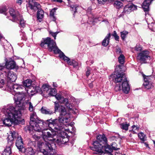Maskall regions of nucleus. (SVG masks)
I'll use <instances>...</instances> for the list:
<instances>
[{
    "instance_id": "1",
    "label": "nucleus",
    "mask_w": 155,
    "mask_h": 155,
    "mask_svg": "<svg viewBox=\"0 0 155 155\" xmlns=\"http://www.w3.org/2000/svg\"><path fill=\"white\" fill-rule=\"evenodd\" d=\"M2 113L0 115L3 114L4 115H3L2 120L5 126H10L13 123L17 124L19 123L21 116V111L17 110L13 107H4L2 110Z\"/></svg>"
},
{
    "instance_id": "2",
    "label": "nucleus",
    "mask_w": 155,
    "mask_h": 155,
    "mask_svg": "<svg viewBox=\"0 0 155 155\" xmlns=\"http://www.w3.org/2000/svg\"><path fill=\"white\" fill-rule=\"evenodd\" d=\"M46 45L48 47V50L50 51H53L55 54H59L60 58L62 59L65 61H66L69 65H73L74 67L78 68V66L81 64H79L78 62L75 60L70 61L69 58L66 56L64 53L59 50L56 45L55 41L51 40V38L47 37L41 41L40 45L42 47H45Z\"/></svg>"
},
{
    "instance_id": "3",
    "label": "nucleus",
    "mask_w": 155,
    "mask_h": 155,
    "mask_svg": "<svg viewBox=\"0 0 155 155\" xmlns=\"http://www.w3.org/2000/svg\"><path fill=\"white\" fill-rule=\"evenodd\" d=\"M11 93L14 95V100L16 105L21 104V101L26 99V94L24 93H20L19 91H21L24 89V87L22 85L18 84H11L9 86Z\"/></svg>"
},
{
    "instance_id": "4",
    "label": "nucleus",
    "mask_w": 155,
    "mask_h": 155,
    "mask_svg": "<svg viewBox=\"0 0 155 155\" xmlns=\"http://www.w3.org/2000/svg\"><path fill=\"white\" fill-rule=\"evenodd\" d=\"M31 81L30 79H27L23 82V86L25 89L27 91L28 94L33 95L37 93H42L41 88L38 86H36L35 87L32 86Z\"/></svg>"
},
{
    "instance_id": "5",
    "label": "nucleus",
    "mask_w": 155,
    "mask_h": 155,
    "mask_svg": "<svg viewBox=\"0 0 155 155\" xmlns=\"http://www.w3.org/2000/svg\"><path fill=\"white\" fill-rule=\"evenodd\" d=\"M15 138H17L15 143L16 146L19 150H21L23 145L21 136L19 135L18 133L15 131H10V134L8 137V142H11Z\"/></svg>"
},
{
    "instance_id": "6",
    "label": "nucleus",
    "mask_w": 155,
    "mask_h": 155,
    "mask_svg": "<svg viewBox=\"0 0 155 155\" xmlns=\"http://www.w3.org/2000/svg\"><path fill=\"white\" fill-rule=\"evenodd\" d=\"M27 96L26 95V99L21 101V104L19 106L16 105V107L15 108L17 110L21 111V110L26 109L27 107H28V110L30 112H32L35 110V107H33L32 104L31 102L29 99L27 98Z\"/></svg>"
},
{
    "instance_id": "7",
    "label": "nucleus",
    "mask_w": 155,
    "mask_h": 155,
    "mask_svg": "<svg viewBox=\"0 0 155 155\" xmlns=\"http://www.w3.org/2000/svg\"><path fill=\"white\" fill-rule=\"evenodd\" d=\"M54 96L57 100L60 101V102L61 103L64 104L65 105L69 110L72 111L73 113H77V111H74V108L71 104L69 103L68 99L64 98L59 94H57Z\"/></svg>"
},
{
    "instance_id": "8",
    "label": "nucleus",
    "mask_w": 155,
    "mask_h": 155,
    "mask_svg": "<svg viewBox=\"0 0 155 155\" xmlns=\"http://www.w3.org/2000/svg\"><path fill=\"white\" fill-rule=\"evenodd\" d=\"M120 67H121V66L120 65H118V67L117 66L116 71L110 76L112 78L115 80V83L120 82L122 80L123 81L125 80L124 78H126V77L124 76V74L120 73L118 71V69L119 68L120 69Z\"/></svg>"
},
{
    "instance_id": "9",
    "label": "nucleus",
    "mask_w": 155,
    "mask_h": 155,
    "mask_svg": "<svg viewBox=\"0 0 155 155\" xmlns=\"http://www.w3.org/2000/svg\"><path fill=\"white\" fill-rule=\"evenodd\" d=\"M42 93H39L45 96L47 94L49 96H54L56 94V91L55 89L52 88L47 85H43L41 88Z\"/></svg>"
},
{
    "instance_id": "10",
    "label": "nucleus",
    "mask_w": 155,
    "mask_h": 155,
    "mask_svg": "<svg viewBox=\"0 0 155 155\" xmlns=\"http://www.w3.org/2000/svg\"><path fill=\"white\" fill-rule=\"evenodd\" d=\"M5 65L6 67H5L4 65H0V70L2 71L1 73L2 74L4 73L6 74L7 72L10 71H9V69L15 68V64L13 61H10L8 62L6 61Z\"/></svg>"
},
{
    "instance_id": "11",
    "label": "nucleus",
    "mask_w": 155,
    "mask_h": 155,
    "mask_svg": "<svg viewBox=\"0 0 155 155\" xmlns=\"http://www.w3.org/2000/svg\"><path fill=\"white\" fill-rule=\"evenodd\" d=\"M149 54V52L147 51H142L138 54L137 59L141 62L145 63V61L150 58V57L148 55Z\"/></svg>"
},
{
    "instance_id": "12",
    "label": "nucleus",
    "mask_w": 155,
    "mask_h": 155,
    "mask_svg": "<svg viewBox=\"0 0 155 155\" xmlns=\"http://www.w3.org/2000/svg\"><path fill=\"white\" fill-rule=\"evenodd\" d=\"M2 74H5V76L7 78L8 83H9H9H11V82L15 81L17 78L16 74L13 72L8 71L7 72L6 74L4 73Z\"/></svg>"
},
{
    "instance_id": "13",
    "label": "nucleus",
    "mask_w": 155,
    "mask_h": 155,
    "mask_svg": "<svg viewBox=\"0 0 155 155\" xmlns=\"http://www.w3.org/2000/svg\"><path fill=\"white\" fill-rule=\"evenodd\" d=\"M94 147H91L90 148L94 151L97 152H100L102 149H103V146L102 144L100 143L98 141H96L93 143Z\"/></svg>"
},
{
    "instance_id": "14",
    "label": "nucleus",
    "mask_w": 155,
    "mask_h": 155,
    "mask_svg": "<svg viewBox=\"0 0 155 155\" xmlns=\"http://www.w3.org/2000/svg\"><path fill=\"white\" fill-rule=\"evenodd\" d=\"M40 7V5L38 3L33 2V0H29L28 5L27 7L28 8H29L34 11H35L37 9L39 8Z\"/></svg>"
},
{
    "instance_id": "15",
    "label": "nucleus",
    "mask_w": 155,
    "mask_h": 155,
    "mask_svg": "<svg viewBox=\"0 0 155 155\" xmlns=\"http://www.w3.org/2000/svg\"><path fill=\"white\" fill-rule=\"evenodd\" d=\"M9 12L12 18V21H16L18 19V18L20 17L19 13L13 8L10 9Z\"/></svg>"
},
{
    "instance_id": "16",
    "label": "nucleus",
    "mask_w": 155,
    "mask_h": 155,
    "mask_svg": "<svg viewBox=\"0 0 155 155\" xmlns=\"http://www.w3.org/2000/svg\"><path fill=\"white\" fill-rule=\"evenodd\" d=\"M124 79L121 85V89L124 93L127 94L130 90V86L127 79L124 78Z\"/></svg>"
},
{
    "instance_id": "17",
    "label": "nucleus",
    "mask_w": 155,
    "mask_h": 155,
    "mask_svg": "<svg viewBox=\"0 0 155 155\" xmlns=\"http://www.w3.org/2000/svg\"><path fill=\"white\" fill-rule=\"evenodd\" d=\"M153 0H145L143 3L142 6L144 11L145 12V16L147 15H149L148 11L149 10V6L150 3Z\"/></svg>"
},
{
    "instance_id": "18",
    "label": "nucleus",
    "mask_w": 155,
    "mask_h": 155,
    "mask_svg": "<svg viewBox=\"0 0 155 155\" xmlns=\"http://www.w3.org/2000/svg\"><path fill=\"white\" fill-rule=\"evenodd\" d=\"M114 144H115V143L114 142L112 143L111 146H110L108 145H107L104 146H103V149H102V150H105L106 153H110L112 152L113 150H117L119 149L113 146Z\"/></svg>"
},
{
    "instance_id": "19",
    "label": "nucleus",
    "mask_w": 155,
    "mask_h": 155,
    "mask_svg": "<svg viewBox=\"0 0 155 155\" xmlns=\"http://www.w3.org/2000/svg\"><path fill=\"white\" fill-rule=\"evenodd\" d=\"M143 76L144 78V82L143 84L144 87L147 89H149L152 88L153 86L151 83L147 79V77L149 78V76H146L144 74L143 75Z\"/></svg>"
},
{
    "instance_id": "20",
    "label": "nucleus",
    "mask_w": 155,
    "mask_h": 155,
    "mask_svg": "<svg viewBox=\"0 0 155 155\" xmlns=\"http://www.w3.org/2000/svg\"><path fill=\"white\" fill-rule=\"evenodd\" d=\"M97 140L101 143H106L107 142V139L105 136L104 134L102 135H99L97 137Z\"/></svg>"
},
{
    "instance_id": "21",
    "label": "nucleus",
    "mask_w": 155,
    "mask_h": 155,
    "mask_svg": "<svg viewBox=\"0 0 155 155\" xmlns=\"http://www.w3.org/2000/svg\"><path fill=\"white\" fill-rule=\"evenodd\" d=\"M38 120H39L38 118L36 113L35 112H33L31 114L30 117V124L38 121Z\"/></svg>"
},
{
    "instance_id": "22",
    "label": "nucleus",
    "mask_w": 155,
    "mask_h": 155,
    "mask_svg": "<svg viewBox=\"0 0 155 155\" xmlns=\"http://www.w3.org/2000/svg\"><path fill=\"white\" fill-rule=\"evenodd\" d=\"M110 37V33H109L103 40L102 42L103 45L104 46H106L108 45L109 43Z\"/></svg>"
},
{
    "instance_id": "23",
    "label": "nucleus",
    "mask_w": 155,
    "mask_h": 155,
    "mask_svg": "<svg viewBox=\"0 0 155 155\" xmlns=\"http://www.w3.org/2000/svg\"><path fill=\"white\" fill-rule=\"evenodd\" d=\"M41 113L44 114L48 115H51L53 114L52 111L48 109H46L45 107H42L41 109Z\"/></svg>"
},
{
    "instance_id": "24",
    "label": "nucleus",
    "mask_w": 155,
    "mask_h": 155,
    "mask_svg": "<svg viewBox=\"0 0 155 155\" xmlns=\"http://www.w3.org/2000/svg\"><path fill=\"white\" fill-rule=\"evenodd\" d=\"M35 152L31 147L27 148L25 151V155H34Z\"/></svg>"
},
{
    "instance_id": "25",
    "label": "nucleus",
    "mask_w": 155,
    "mask_h": 155,
    "mask_svg": "<svg viewBox=\"0 0 155 155\" xmlns=\"http://www.w3.org/2000/svg\"><path fill=\"white\" fill-rule=\"evenodd\" d=\"M12 153L11 148L10 146H7L3 152L2 155H10Z\"/></svg>"
},
{
    "instance_id": "26",
    "label": "nucleus",
    "mask_w": 155,
    "mask_h": 155,
    "mask_svg": "<svg viewBox=\"0 0 155 155\" xmlns=\"http://www.w3.org/2000/svg\"><path fill=\"white\" fill-rule=\"evenodd\" d=\"M44 12L42 10H38L37 13V18L38 20L41 19L44 17Z\"/></svg>"
},
{
    "instance_id": "27",
    "label": "nucleus",
    "mask_w": 155,
    "mask_h": 155,
    "mask_svg": "<svg viewBox=\"0 0 155 155\" xmlns=\"http://www.w3.org/2000/svg\"><path fill=\"white\" fill-rule=\"evenodd\" d=\"M131 12L129 4L126 5L124 8V10L123 12V14H128Z\"/></svg>"
},
{
    "instance_id": "28",
    "label": "nucleus",
    "mask_w": 155,
    "mask_h": 155,
    "mask_svg": "<svg viewBox=\"0 0 155 155\" xmlns=\"http://www.w3.org/2000/svg\"><path fill=\"white\" fill-rule=\"evenodd\" d=\"M123 4L118 1H115L114 3V6L117 9H119L123 6Z\"/></svg>"
},
{
    "instance_id": "29",
    "label": "nucleus",
    "mask_w": 155,
    "mask_h": 155,
    "mask_svg": "<svg viewBox=\"0 0 155 155\" xmlns=\"http://www.w3.org/2000/svg\"><path fill=\"white\" fill-rule=\"evenodd\" d=\"M125 57L123 54H121L118 58V61L121 64H124L125 60Z\"/></svg>"
},
{
    "instance_id": "30",
    "label": "nucleus",
    "mask_w": 155,
    "mask_h": 155,
    "mask_svg": "<svg viewBox=\"0 0 155 155\" xmlns=\"http://www.w3.org/2000/svg\"><path fill=\"white\" fill-rule=\"evenodd\" d=\"M128 34V32L125 31L120 32L121 37L123 40H125V38Z\"/></svg>"
},
{
    "instance_id": "31",
    "label": "nucleus",
    "mask_w": 155,
    "mask_h": 155,
    "mask_svg": "<svg viewBox=\"0 0 155 155\" xmlns=\"http://www.w3.org/2000/svg\"><path fill=\"white\" fill-rule=\"evenodd\" d=\"M139 138L142 141H144L146 140V137L142 132H140L138 135Z\"/></svg>"
},
{
    "instance_id": "32",
    "label": "nucleus",
    "mask_w": 155,
    "mask_h": 155,
    "mask_svg": "<svg viewBox=\"0 0 155 155\" xmlns=\"http://www.w3.org/2000/svg\"><path fill=\"white\" fill-rule=\"evenodd\" d=\"M149 28L151 30L155 32V23H151L150 24L147 23Z\"/></svg>"
},
{
    "instance_id": "33",
    "label": "nucleus",
    "mask_w": 155,
    "mask_h": 155,
    "mask_svg": "<svg viewBox=\"0 0 155 155\" xmlns=\"http://www.w3.org/2000/svg\"><path fill=\"white\" fill-rule=\"evenodd\" d=\"M18 20H20V26L22 27H24L25 25L24 20L21 18V16L19 18H18Z\"/></svg>"
},
{
    "instance_id": "34",
    "label": "nucleus",
    "mask_w": 155,
    "mask_h": 155,
    "mask_svg": "<svg viewBox=\"0 0 155 155\" xmlns=\"http://www.w3.org/2000/svg\"><path fill=\"white\" fill-rule=\"evenodd\" d=\"M56 9V8H55L52 9L50 11V16L51 17H53V18L54 19V21L55 20V18L54 16V13L55 12V10Z\"/></svg>"
},
{
    "instance_id": "35",
    "label": "nucleus",
    "mask_w": 155,
    "mask_h": 155,
    "mask_svg": "<svg viewBox=\"0 0 155 155\" xmlns=\"http://www.w3.org/2000/svg\"><path fill=\"white\" fill-rule=\"evenodd\" d=\"M129 5L131 12L137 10V6L132 3H130Z\"/></svg>"
},
{
    "instance_id": "36",
    "label": "nucleus",
    "mask_w": 155,
    "mask_h": 155,
    "mask_svg": "<svg viewBox=\"0 0 155 155\" xmlns=\"http://www.w3.org/2000/svg\"><path fill=\"white\" fill-rule=\"evenodd\" d=\"M129 126V124H124L121 125V127L123 130H127L128 129V127Z\"/></svg>"
},
{
    "instance_id": "37",
    "label": "nucleus",
    "mask_w": 155,
    "mask_h": 155,
    "mask_svg": "<svg viewBox=\"0 0 155 155\" xmlns=\"http://www.w3.org/2000/svg\"><path fill=\"white\" fill-rule=\"evenodd\" d=\"M132 131L134 133H136L138 132L139 128L134 125L132 126Z\"/></svg>"
},
{
    "instance_id": "38",
    "label": "nucleus",
    "mask_w": 155,
    "mask_h": 155,
    "mask_svg": "<svg viewBox=\"0 0 155 155\" xmlns=\"http://www.w3.org/2000/svg\"><path fill=\"white\" fill-rule=\"evenodd\" d=\"M7 11L6 8L5 6L0 7V13H1L5 14Z\"/></svg>"
},
{
    "instance_id": "39",
    "label": "nucleus",
    "mask_w": 155,
    "mask_h": 155,
    "mask_svg": "<svg viewBox=\"0 0 155 155\" xmlns=\"http://www.w3.org/2000/svg\"><path fill=\"white\" fill-rule=\"evenodd\" d=\"M58 32H52V31H49V34L54 37V39H56V35L58 34Z\"/></svg>"
},
{
    "instance_id": "40",
    "label": "nucleus",
    "mask_w": 155,
    "mask_h": 155,
    "mask_svg": "<svg viewBox=\"0 0 155 155\" xmlns=\"http://www.w3.org/2000/svg\"><path fill=\"white\" fill-rule=\"evenodd\" d=\"M114 89L116 91H120L121 89V85L120 84H117L115 87Z\"/></svg>"
},
{
    "instance_id": "41",
    "label": "nucleus",
    "mask_w": 155,
    "mask_h": 155,
    "mask_svg": "<svg viewBox=\"0 0 155 155\" xmlns=\"http://www.w3.org/2000/svg\"><path fill=\"white\" fill-rule=\"evenodd\" d=\"M134 49L135 50L138 51H140L142 50V48L140 45H137Z\"/></svg>"
},
{
    "instance_id": "42",
    "label": "nucleus",
    "mask_w": 155,
    "mask_h": 155,
    "mask_svg": "<svg viewBox=\"0 0 155 155\" xmlns=\"http://www.w3.org/2000/svg\"><path fill=\"white\" fill-rule=\"evenodd\" d=\"M118 54H121L122 53V51L121 49L119 47L117 46L115 51Z\"/></svg>"
},
{
    "instance_id": "43",
    "label": "nucleus",
    "mask_w": 155,
    "mask_h": 155,
    "mask_svg": "<svg viewBox=\"0 0 155 155\" xmlns=\"http://www.w3.org/2000/svg\"><path fill=\"white\" fill-rule=\"evenodd\" d=\"M71 7L72 8L71 10L74 11V13L76 12V8H77L76 6H75L74 5H71Z\"/></svg>"
},
{
    "instance_id": "44",
    "label": "nucleus",
    "mask_w": 155,
    "mask_h": 155,
    "mask_svg": "<svg viewBox=\"0 0 155 155\" xmlns=\"http://www.w3.org/2000/svg\"><path fill=\"white\" fill-rule=\"evenodd\" d=\"M4 82L3 80H0V88H2L3 87L4 85Z\"/></svg>"
},
{
    "instance_id": "45",
    "label": "nucleus",
    "mask_w": 155,
    "mask_h": 155,
    "mask_svg": "<svg viewBox=\"0 0 155 155\" xmlns=\"http://www.w3.org/2000/svg\"><path fill=\"white\" fill-rule=\"evenodd\" d=\"M99 4H104L105 2H106L107 0H97Z\"/></svg>"
},
{
    "instance_id": "46",
    "label": "nucleus",
    "mask_w": 155,
    "mask_h": 155,
    "mask_svg": "<svg viewBox=\"0 0 155 155\" xmlns=\"http://www.w3.org/2000/svg\"><path fill=\"white\" fill-rule=\"evenodd\" d=\"M23 2V0H16V3L20 5L22 4Z\"/></svg>"
},
{
    "instance_id": "47",
    "label": "nucleus",
    "mask_w": 155,
    "mask_h": 155,
    "mask_svg": "<svg viewBox=\"0 0 155 155\" xmlns=\"http://www.w3.org/2000/svg\"><path fill=\"white\" fill-rule=\"evenodd\" d=\"M33 138L35 139V140H38L40 138V137L35 134L33 136Z\"/></svg>"
},
{
    "instance_id": "48",
    "label": "nucleus",
    "mask_w": 155,
    "mask_h": 155,
    "mask_svg": "<svg viewBox=\"0 0 155 155\" xmlns=\"http://www.w3.org/2000/svg\"><path fill=\"white\" fill-rule=\"evenodd\" d=\"M141 143L144 144L146 147L149 148V145L147 142H144V141H142V142Z\"/></svg>"
},
{
    "instance_id": "49",
    "label": "nucleus",
    "mask_w": 155,
    "mask_h": 155,
    "mask_svg": "<svg viewBox=\"0 0 155 155\" xmlns=\"http://www.w3.org/2000/svg\"><path fill=\"white\" fill-rule=\"evenodd\" d=\"M103 150H101L100 152H97L99 153L100 155H106V153H104L103 151Z\"/></svg>"
},
{
    "instance_id": "50",
    "label": "nucleus",
    "mask_w": 155,
    "mask_h": 155,
    "mask_svg": "<svg viewBox=\"0 0 155 155\" xmlns=\"http://www.w3.org/2000/svg\"><path fill=\"white\" fill-rule=\"evenodd\" d=\"M90 74V72L89 70H88L86 72V75L87 77H88L89 76Z\"/></svg>"
},
{
    "instance_id": "51",
    "label": "nucleus",
    "mask_w": 155,
    "mask_h": 155,
    "mask_svg": "<svg viewBox=\"0 0 155 155\" xmlns=\"http://www.w3.org/2000/svg\"><path fill=\"white\" fill-rule=\"evenodd\" d=\"M114 37L116 40L118 41V40L119 38V37L118 35H117L116 36H114Z\"/></svg>"
},
{
    "instance_id": "52",
    "label": "nucleus",
    "mask_w": 155,
    "mask_h": 155,
    "mask_svg": "<svg viewBox=\"0 0 155 155\" xmlns=\"http://www.w3.org/2000/svg\"><path fill=\"white\" fill-rule=\"evenodd\" d=\"M117 35V32H116V31H114V33H113V34H112V35L114 37L115 36H116Z\"/></svg>"
},
{
    "instance_id": "53",
    "label": "nucleus",
    "mask_w": 155,
    "mask_h": 155,
    "mask_svg": "<svg viewBox=\"0 0 155 155\" xmlns=\"http://www.w3.org/2000/svg\"><path fill=\"white\" fill-rule=\"evenodd\" d=\"M53 86L55 87H56L57 86V84L55 83H53Z\"/></svg>"
},
{
    "instance_id": "54",
    "label": "nucleus",
    "mask_w": 155,
    "mask_h": 155,
    "mask_svg": "<svg viewBox=\"0 0 155 155\" xmlns=\"http://www.w3.org/2000/svg\"><path fill=\"white\" fill-rule=\"evenodd\" d=\"M89 86L91 88H92L93 87V84L91 83L89 84Z\"/></svg>"
},
{
    "instance_id": "55",
    "label": "nucleus",
    "mask_w": 155,
    "mask_h": 155,
    "mask_svg": "<svg viewBox=\"0 0 155 155\" xmlns=\"http://www.w3.org/2000/svg\"><path fill=\"white\" fill-rule=\"evenodd\" d=\"M3 39V40H4V38H3V36L1 34H0V40L1 39Z\"/></svg>"
},
{
    "instance_id": "56",
    "label": "nucleus",
    "mask_w": 155,
    "mask_h": 155,
    "mask_svg": "<svg viewBox=\"0 0 155 155\" xmlns=\"http://www.w3.org/2000/svg\"><path fill=\"white\" fill-rule=\"evenodd\" d=\"M56 1L60 3L62 1V0H56Z\"/></svg>"
},
{
    "instance_id": "57",
    "label": "nucleus",
    "mask_w": 155,
    "mask_h": 155,
    "mask_svg": "<svg viewBox=\"0 0 155 155\" xmlns=\"http://www.w3.org/2000/svg\"><path fill=\"white\" fill-rule=\"evenodd\" d=\"M153 143H154V146L155 147V141L153 140Z\"/></svg>"
},
{
    "instance_id": "58",
    "label": "nucleus",
    "mask_w": 155,
    "mask_h": 155,
    "mask_svg": "<svg viewBox=\"0 0 155 155\" xmlns=\"http://www.w3.org/2000/svg\"><path fill=\"white\" fill-rule=\"evenodd\" d=\"M52 1H56V0H51Z\"/></svg>"
},
{
    "instance_id": "59",
    "label": "nucleus",
    "mask_w": 155,
    "mask_h": 155,
    "mask_svg": "<svg viewBox=\"0 0 155 155\" xmlns=\"http://www.w3.org/2000/svg\"><path fill=\"white\" fill-rule=\"evenodd\" d=\"M68 1H69L70 0H67Z\"/></svg>"
},
{
    "instance_id": "60",
    "label": "nucleus",
    "mask_w": 155,
    "mask_h": 155,
    "mask_svg": "<svg viewBox=\"0 0 155 155\" xmlns=\"http://www.w3.org/2000/svg\"><path fill=\"white\" fill-rule=\"evenodd\" d=\"M115 155H117L116 154H115Z\"/></svg>"
}]
</instances>
